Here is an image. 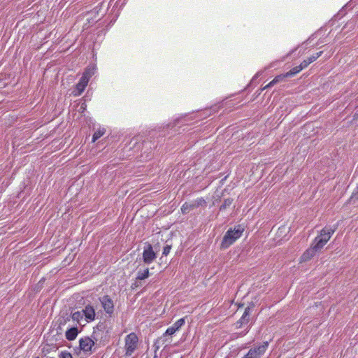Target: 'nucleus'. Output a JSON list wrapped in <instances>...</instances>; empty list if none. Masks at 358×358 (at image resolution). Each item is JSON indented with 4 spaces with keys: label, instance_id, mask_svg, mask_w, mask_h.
Segmentation results:
<instances>
[{
    "label": "nucleus",
    "instance_id": "7ed1b4c3",
    "mask_svg": "<svg viewBox=\"0 0 358 358\" xmlns=\"http://www.w3.org/2000/svg\"><path fill=\"white\" fill-rule=\"evenodd\" d=\"M99 332L94 331L92 338L90 337H84L80 339V348L84 352L91 351L92 346L94 345V340H98Z\"/></svg>",
    "mask_w": 358,
    "mask_h": 358
},
{
    "label": "nucleus",
    "instance_id": "4468645a",
    "mask_svg": "<svg viewBox=\"0 0 358 358\" xmlns=\"http://www.w3.org/2000/svg\"><path fill=\"white\" fill-rule=\"evenodd\" d=\"M322 53H323L322 51H320V52L313 55L312 56L308 57L306 59H304L301 64H302V66L305 69L310 64H311L312 62H315L317 58H319L322 55Z\"/></svg>",
    "mask_w": 358,
    "mask_h": 358
},
{
    "label": "nucleus",
    "instance_id": "6ab92c4d",
    "mask_svg": "<svg viewBox=\"0 0 358 358\" xmlns=\"http://www.w3.org/2000/svg\"><path fill=\"white\" fill-rule=\"evenodd\" d=\"M167 339H164L163 337H159L154 343V348H155V352L159 350L161 345H164L166 343Z\"/></svg>",
    "mask_w": 358,
    "mask_h": 358
},
{
    "label": "nucleus",
    "instance_id": "f257e3e1",
    "mask_svg": "<svg viewBox=\"0 0 358 358\" xmlns=\"http://www.w3.org/2000/svg\"><path fill=\"white\" fill-rule=\"evenodd\" d=\"M244 228L241 225H238L234 229H229L224 234L220 247L222 249H227L238 238H239L243 232Z\"/></svg>",
    "mask_w": 358,
    "mask_h": 358
},
{
    "label": "nucleus",
    "instance_id": "b1692460",
    "mask_svg": "<svg viewBox=\"0 0 358 358\" xmlns=\"http://www.w3.org/2000/svg\"><path fill=\"white\" fill-rule=\"evenodd\" d=\"M177 331L173 328V327H169L166 331H165V333L162 336V337L164 338V339H166V336H171L173 334H174Z\"/></svg>",
    "mask_w": 358,
    "mask_h": 358
},
{
    "label": "nucleus",
    "instance_id": "cd10ccee",
    "mask_svg": "<svg viewBox=\"0 0 358 358\" xmlns=\"http://www.w3.org/2000/svg\"><path fill=\"white\" fill-rule=\"evenodd\" d=\"M171 249V246L169 245H166L163 248L162 255H164V256L168 255L169 254V252H170Z\"/></svg>",
    "mask_w": 358,
    "mask_h": 358
},
{
    "label": "nucleus",
    "instance_id": "a211bd4d",
    "mask_svg": "<svg viewBox=\"0 0 358 358\" xmlns=\"http://www.w3.org/2000/svg\"><path fill=\"white\" fill-rule=\"evenodd\" d=\"M106 130L104 129H99L96 131L92 136V142H95L100 137H101L105 134Z\"/></svg>",
    "mask_w": 358,
    "mask_h": 358
},
{
    "label": "nucleus",
    "instance_id": "9b49d317",
    "mask_svg": "<svg viewBox=\"0 0 358 358\" xmlns=\"http://www.w3.org/2000/svg\"><path fill=\"white\" fill-rule=\"evenodd\" d=\"M83 315L85 317V320L87 322H91L95 319V310L93 306L87 305L85 308L82 310Z\"/></svg>",
    "mask_w": 358,
    "mask_h": 358
},
{
    "label": "nucleus",
    "instance_id": "5701e85b",
    "mask_svg": "<svg viewBox=\"0 0 358 358\" xmlns=\"http://www.w3.org/2000/svg\"><path fill=\"white\" fill-rule=\"evenodd\" d=\"M94 74V69L92 68H87L85 71L83 72L82 76H85L87 80H90V78Z\"/></svg>",
    "mask_w": 358,
    "mask_h": 358
},
{
    "label": "nucleus",
    "instance_id": "aec40b11",
    "mask_svg": "<svg viewBox=\"0 0 358 358\" xmlns=\"http://www.w3.org/2000/svg\"><path fill=\"white\" fill-rule=\"evenodd\" d=\"M233 202V199L228 198L224 200L223 203L220 207V210H224L227 208L229 207Z\"/></svg>",
    "mask_w": 358,
    "mask_h": 358
},
{
    "label": "nucleus",
    "instance_id": "9d476101",
    "mask_svg": "<svg viewBox=\"0 0 358 358\" xmlns=\"http://www.w3.org/2000/svg\"><path fill=\"white\" fill-rule=\"evenodd\" d=\"M89 80L85 76H81L78 83L76 85V89L73 90V94L74 96L80 95L85 90Z\"/></svg>",
    "mask_w": 358,
    "mask_h": 358
},
{
    "label": "nucleus",
    "instance_id": "ddd939ff",
    "mask_svg": "<svg viewBox=\"0 0 358 358\" xmlns=\"http://www.w3.org/2000/svg\"><path fill=\"white\" fill-rule=\"evenodd\" d=\"M288 78L286 76V73L283 74L278 75L275 76L268 84H267L265 87H264L263 90H266L274 86L275 84L285 81V79Z\"/></svg>",
    "mask_w": 358,
    "mask_h": 358
},
{
    "label": "nucleus",
    "instance_id": "1a4fd4ad",
    "mask_svg": "<svg viewBox=\"0 0 358 358\" xmlns=\"http://www.w3.org/2000/svg\"><path fill=\"white\" fill-rule=\"evenodd\" d=\"M252 307H247L242 317L236 323V328H241L243 325L247 324L250 321V315L252 312Z\"/></svg>",
    "mask_w": 358,
    "mask_h": 358
},
{
    "label": "nucleus",
    "instance_id": "f3484780",
    "mask_svg": "<svg viewBox=\"0 0 358 358\" xmlns=\"http://www.w3.org/2000/svg\"><path fill=\"white\" fill-rule=\"evenodd\" d=\"M304 68L302 66V64H300V65L292 68L291 70H289L288 72H287L286 76H287V77L293 76L297 74L298 73H299Z\"/></svg>",
    "mask_w": 358,
    "mask_h": 358
},
{
    "label": "nucleus",
    "instance_id": "6e6552de",
    "mask_svg": "<svg viewBox=\"0 0 358 358\" xmlns=\"http://www.w3.org/2000/svg\"><path fill=\"white\" fill-rule=\"evenodd\" d=\"M321 250L322 249L320 248H317V245L314 241H313L310 247L307 249L302 255L301 257V261L306 262L311 259L316 255V253Z\"/></svg>",
    "mask_w": 358,
    "mask_h": 358
},
{
    "label": "nucleus",
    "instance_id": "f8f14e48",
    "mask_svg": "<svg viewBox=\"0 0 358 358\" xmlns=\"http://www.w3.org/2000/svg\"><path fill=\"white\" fill-rule=\"evenodd\" d=\"M149 275H150L149 269L148 268L144 269L143 271H141V270L138 271L137 276L136 278V282L132 285V287L134 288V287H138V285L137 281L145 280V278L149 277Z\"/></svg>",
    "mask_w": 358,
    "mask_h": 358
},
{
    "label": "nucleus",
    "instance_id": "20e7f679",
    "mask_svg": "<svg viewBox=\"0 0 358 358\" xmlns=\"http://www.w3.org/2000/svg\"><path fill=\"white\" fill-rule=\"evenodd\" d=\"M138 338L136 334L131 333L125 338L126 355L130 356L137 348Z\"/></svg>",
    "mask_w": 358,
    "mask_h": 358
},
{
    "label": "nucleus",
    "instance_id": "39448f33",
    "mask_svg": "<svg viewBox=\"0 0 358 358\" xmlns=\"http://www.w3.org/2000/svg\"><path fill=\"white\" fill-rule=\"evenodd\" d=\"M268 347V342L265 341L257 348H251L243 358H259L264 354Z\"/></svg>",
    "mask_w": 358,
    "mask_h": 358
},
{
    "label": "nucleus",
    "instance_id": "412c9836",
    "mask_svg": "<svg viewBox=\"0 0 358 358\" xmlns=\"http://www.w3.org/2000/svg\"><path fill=\"white\" fill-rule=\"evenodd\" d=\"M185 323V318H180L173 325V328H174L176 331H178Z\"/></svg>",
    "mask_w": 358,
    "mask_h": 358
},
{
    "label": "nucleus",
    "instance_id": "0eeeda50",
    "mask_svg": "<svg viewBox=\"0 0 358 358\" xmlns=\"http://www.w3.org/2000/svg\"><path fill=\"white\" fill-rule=\"evenodd\" d=\"M157 258V255L154 252L152 246L147 243L144 247L143 252V259L145 264H150Z\"/></svg>",
    "mask_w": 358,
    "mask_h": 358
},
{
    "label": "nucleus",
    "instance_id": "bb28decb",
    "mask_svg": "<svg viewBox=\"0 0 358 358\" xmlns=\"http://www.w3.org/2000/svg\"><path fill=\"white\" fill-rule=\"evenodd\" d=\"M59 358H73V357L69 352L62 351L59 353Z\"/></svg>",
    "mask_w": 358,
    "mask_h": 358
},
{
    "label": "nucleus",
    "instance_id": "f03ea898",
    "mask_svg": "<svg viewBox=\"0 0 358 358\" xmlns=\"http://www.w3.org/2000/svg\"><path fill=\"white\" fill-rule=\"evenodd\" d=\"M336 229V227L334 228L326 227L322 229L320 233V235L316 236L313 241L317 245V248L322 249L325 244L331 238Z\"/></svg>",
    "mask_w": 358,
    "mask_h": 358
},
{
    "label": "nucleus",
    "instance_id": "2eb2a0df",
    "mask_svg": "<svg viewBox=\"0 0 358 358\" xmlns=\"http://www.w3.org/2000/svg\"><path fill=\"white\" fill-rule=\"evenodd\" d=\"M78 334L77 327H71L69 329L65 334L66 338L69 341H73L76 339Z\"/></svg>",
    "mask_w": 358,
    "mask_h": 358
},
{
    "label": "nucleus",
    "instance_id": "c756f323",
    "mask_svg": "<svg viewBox=\"0 0 358 358\" xmlns=\"http://www.w3.org/2000/svg\"><path fill=\"white\" fill-rule=\"evenodd\" d=\"M293 52H294V50L291 51L289 53H288V55H290L291 54H292Z\"/></svg>",
    "mask_w": 358,
    "mask_h": 358
},
{
    "label": "nucleus",
    "instance_id": "dca6fc26",
    "mask_svg": "<svg viewBox=\"0 0 358 358\" xmlns=\"http://www.w3.org/2000/svg\"><path fill=\"white\" fill-rule=\"evenodd\" d=\"M194 208H196V206H194L193 201L191 203L185 202L181 207V211L183 214H186Z\"/></svg>",
    "mask_w": 358,
    "mask_h": 358
},
{
    "label": "nucleus",
    "instance_id": "c85d7f7f",
    "mask_svg": "<svg viewBox=\"0 0 358 358\" xmlns=\"http://www.w3.org/2000/svg\"><path fill=\"white\" fill-rule=\"evenodd\" d=\"M353 120H358V113H355L353 117Z\"/></svg>",
    "mask_w": 358,
    "mask_h": 358
},
{
    "label": "nucleus",
    "instance_id": "423d86ee",
    "mask_svg": "<svg viewBox=\"0 0 358 358\" xmlns=\"http://www.w3.org/2000/svg\"><path fill=\"white\" fill-rule=\"evenodd\" d=\"M99 301L105 313L112 317L114 313V302L108 295H104L99 298Z\"/></svg>",
    "mask_w": 358,
    "mask_h": 358
},
{
    "label": "nucleus",
    "instance_id": "393cba45",
    "mask_svg": "<svg viewBox=\"0 0 358 358\" xmlns=\"http://www.w3.org/2000/svg\"><path fill=\"white\" fill-rule=\"evenodd\" d=\"M193 202L194 203V206H196V208L201 206H206V201L203 198H199Z\"/></svg>",
    "mask_w": 358,
    "mask_h": 358
},
{
    "label": "nucleus",
    "instance_id": "a878e982",
    "mask_svg": "<svg viewBox=\"0 0 358 358\" xmlns=\"http://www.w3.org/2000/svg\"><path fill=\"white\" fill-rule=\"evenodd\" d=\"M350 201H353V202L358 201V186L353 191V192L350 198Z\"/></svg>",
    "mask_w": 358,
    "mask_h": 358
},
{
    "label": "nucleus",
    "instance_id": "4be33fe9",
    "mask_svg": "<svg viewBox=\"0 0 358 358\" xmlns=\"http://www.w3.org/2000/svg\"><path fill=\"white\" fill-rule=\"evenodd\" d=\"M71 317L73 320L79 322L83 317V313L82 311H76L72 313Z\"/></svg>",
    "mask_w": 358,
    "mask_h": 358
},
{
    "label": "nucleus",
    "instance_id": "7c9ffc66",
    "mask_svg": "<svg viewBox=\"0 0 358 358\" xmlns=\"http://www.w3.org/2000/svg\"><path fill=\"white\" fill-rule=\"evenodd\" d=\"M36 358H39V357H36Z\"/></svg>",
    "mask_w": 358,
    "mask_h": 358
}]
</instances>
